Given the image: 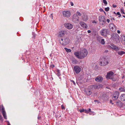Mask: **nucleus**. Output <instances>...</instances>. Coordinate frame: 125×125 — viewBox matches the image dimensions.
Listing matches in <instances>:
<instances>
[{"label": "nucleus", "mask_w": 125, "mask_h": 125, "mask_svg": "<svg viewBox=\"0 0 125 125\" xmlns=\"http://www.w3.org/2000/svg\"><path fill=\"white\" fill-rule=\"evenodd\" d=\"M93 23H96L97 22L95 20L93 21L92 22Z\"/></svg>", "instance_id": "a18cd8bd"}, {"label": "nucleus", "mask_w": 125, "mask_h": 125, "mask_svg": "<svg viewBox=\"0 0 125 125\" xmlns=\"http://www.w3.org/2000/svg\"><path fill=\"white\" fill-rule=\"evenodd\" d=\"M2 114L3 115L5 119H7V116L6 115V113L4 108H2Z\"/></svg>", "instance_id": "412c9836"}, {"label": "nucleus", "mask_w": 125, "mask_h": 125, "mask_svg": "<svg viewBox=\"0 0 125 125\" xmlns=\"http://www.w3.org/2000/svg\"><path fill=\"white\" fill-rule=\"evenodd\" d=\"M112 100H110V103H111V102H112Z\"/></svg>", "instance_id": "13d9d810"}, {"label": "nucleus", "mask_w": 125, "mask_h": 125, "mask_svg": "<svg viewBox=\"0 0 125 125\" xmlns=\"http://www.w3.org/2000/svg\"><path fill=\"white\" fill-rule=\"evenodd\" d=\"M73 71L76 74H78L81 71V68L79 66L76 65L74 67Z\"/></svg>", "instance_id": "423d86ee"}, {"label": "nucleus", "mask_w": 125, "mask_h": 125, "mask_svg": "<svg viewBox=\"0 0 125 125\" xmlns=\"http://www.w3.org/2000/svg\"><path fill=\"white\" fill-rule=\"evenodd\" d=\"M88 112H91V109L90 108H89L88 109Z\"/></svg>", "instance_id": "49530a36"}, {"label": "nucleus", "mask_w": 125, "mask_h": 125, "mask_svg": "<svg viewBox=\"0 0 125 125\" xmlns=\"http://www.w3.org/2000/svg\"><path fill=\"white\" fill-rule=\"evenodd\" d=\"M106 21L107 22L109 23L110 22V20L109 19H108Z\"/></svg>", "instance_id": "37998d69"}, {"label": "nucleus", "mask_w": 125, "mask_h": 125, "mask_svg": "<svg viewBox=\"0 0 125 125\" xmlns=\"http://www.w3.org/2000/svg\"><path fill=\"white\" fill-rule=\"evenodd\" d=\"M77 13L78 16H80L81 15V13L79 12H77Z\"/></svg>", "instance_id": "58836bf2"}, {"label": "nucleus", "mask_w": 125, "mask_h": 125, "mask_svg": "<svg viewBox=\"0 0 125 125\" xmlns=\"http://www.w3.org/2000/svg\"><path fill=\"white\" fill-rule=\"evenodd\" d=\"M72 62L73 64H76L78 62V61L76 59L73 58L72 60Z\"/></svg>", "instance_id": "5701e85b"}, {"label": "nucleus", "mask_w": 125, "mask_h": 125, "mask_svg": "<svg viewBox=\"0 0 125 125\" xmlns=\"http://www.w3.org/2000/svg\"><path fill=\"white\" fill-rule=\"evenodd\" d=\"M107 97L105 95H104L101 96H100L99 97V99L101 100H105L106 99Z\"/></svg>", "instance_id": "4be33fe9"}, {"label": "nucleus", "mask_w": 125, "mask_h": 125, "mask_svg": "<svg viewBox=\"0 0 125 125\" xmlns=\"http://www.w3.org/2000/svg\"><path fill=\"white\" fill-rule=\"evenodd\" d=\"M86 93L88 95H90L92 94V92L90 90H88V91H86Z\"/></svg>", "instance_id": "bb28decb"}, {"label": "nucleus", "mask_w": 125, "mask_h": 125, "mask_svg": "<svg viewBox=\"0 0 125 125\" xmlns=\"http://www.w3.org/2000/svg\"><path fill=\"white\" fill-rule=\"evenodd\" d=\"M99 22L100 25L102 26H104L105 24L106 21H100Z\"/></svg>", "instance_id": "b1692460"}, {"label": "nucleus", "mask_w": 125, "mask_h": 125, "mask_svg": "<svg viewBox=\"0 0 125 125\" xmlns=\"http://www.w3.org/2000/svg\"><path fill=\"white\" fill-rule=\"evenodd\" d=\"M109 10V7H107L105 8V10L106 11H108Z\"/></svg>", "instance_id": "2f4dec72"}, {"label": "nucleus", "mask_w": 125, "mask_h": 125, "mask_svg": "<svg viewBox=\"0 0 125 125\" xmlns=\"http://www.w3.org/2000/svg\"><path fill=\"white\" fill-rule=\"evenodd\" d=\"M84 112L85 113H89L88 112V110H87L86 109L84 110Z\"/></svg>", "instance_id": "4c0bfd02"}, {"label": "nucleus", "mask_w": 125, "mask_h": 125, "mask_svg": "<svg viewBox=\"0 0 125 125\" xmlns=\"http://www.w3.org/2000/svg\"><path fill=\"white\" fill-rule=\"evenodd\" d=\"M103 2L106 5L107 4V2L105 0H103Z\"/></svg>", "instance_id": "7c9ffc66"}, {"label": "nucleus", "mask_w": 125, "mask_h": 125, "mask_svg": "<svg viewBox=\"0 0 125 125\" xmlns=\"http://www.w3.org/2000/svg\"><path fill=\"white\" fill-rule=\"evenodd\" d=\"M99 10L101 12L103 11H104L103 9L101 8Z\"/></svg>", "instance_id": "79ce46f5"}, {"label": "nucleus", "mask_w": 125, "mask_h": 125, "mask_svg": "<svg viewBox=\"0 0 125 125\" xmlns=\"http://www.w3.org/2000/svg\"><path fill=\"white\" fill-rule=\"evenodd\" d=\"M64 49L66 52H70L71 51V50L70 49H68L66 47Z\"/></svg>", "instance_id": "cd10ccee"}, {"label": "nucleus", "mask_w": 125, "mask_h": 125, "mask_svg": "<svg viewBox=\"0 0 125 125\" xmlns=\"http://www.w3.org/2000/svg\"><path fill=\"white\" fill-rule=\"evenodd\" d=\"M108 52V50H106L105 51V52Z\"/></svg>", "instance_id": "603ef678"}, {"label": "nucleus", "mask_w": 125, "mask_h": 125, "mask_svg": "<svg viewBox=\"0 0 125 125\" xmlns=\"http://www.w3.org/2000/svg\"><path fill=\"white\" fill-rule=\"evenodd\" d=\"M80 24L81 27H83V28L87 29L88 26L87 24L84 22L83 21H81L80 22Z\"/></svg>", "instance_id": "2eb2a0df"}, {"label": "nucleus", "mask_w": 125, "mask_h": 125, "mask_svg": "<svg viewBox=\"0 0 125 125\" xmlns=\"http://www.w3.org/2000/svg\"><path fill=\"white\" fill-rule=\"evenodd\" d=\"M109 63L108 60L105 58H102L100 60V65L101 66H104L107 65Z\"/></svg>", "instance_id": "20e7f679"}, {"label": "nucleus", "mask_w": 125, "mask_h": 125, "mask_svg": "<svg viewBox=\"0 0 125 125\" xmlns=\"http://www.w3.org/2000/svg\"><path fill=\"white\" fill-rule=\"evenodd\" d=\"M119 93L118 92L115 91L112 97L113 99L115 100L117 99L119 97Z\"/></svg>", "instance_id": "1a4fd4ad"}, {"label": "nucleus", "mask_w": 125, "mask_h": 125, "mask_svg": "<svg viewBox=\"0 0 125 125\" xmlns=\"http://www.w3.org/2000/svg\"><path fill=\"white\" fill-rule=\"evenodd\" d=\"M98 101L97 100H94V102H97Z\"/></svg>", "instance_id": "864d4df0"}, {"label": "nucleus", "mask_w": 125, "mask_h": 125, "mask_svg": "<svg viewBox=\"0 0 125 125\" xmlns=\"http://www.w3.org/2000/svg\"><path fill=\"white\" fill-rule=\"evenodd\" d=\"M103 12H104V13L105 14H106V13H105V12L104 11Z\"/></svg>", "instance_id": "bf43d9fd"}, {"label": "nucleus", "mask_w": 125, "mask_h": 125, "mask_svg": "<svg viewBox=\"0 0 125 125\" xmlns=\"http://www.w3.org/2000/svg\"><path fill=\"white\" fill-rule=\"evenodd\" d=\"M92 89H96L101 88L103 87V85L102 84H95L92 85L90 86Z\"/></svg>", "instance_id": "0eeeda50"}, {"label": "nucleus", "mask_w": 125, "mask_h": 125, "mask_svg": "<svg viewBox=\"0 0 125 125\" xmlns=\"http://www.w3.org/2000/svg\"><path fill=\"white\" fill-rule=\"evenodd\" d=\"M61 108L62 109H65V107L64 106L62 105L61 106Z\"/></svg>", "instance_id": "e433bc0d"}, {"label": "nucleus", "mask_w": 125, "mask_h": 125, "mask_svg": "<svg viewBox=\"0 0 125 125\" xmlns=\"http://www.w3.org/2000/svg\"><path fill=\"white\" fill-rule=\"evenodd\" d=\"M124 6H125V5Z\"/></svg>", "instance_id": "69168bd1"}, {"label": "nucleus", "mask_w": 125, "mask_h": 125, "mask_svg": "<svg viewBox=\"0 0 125 125\" xmlns=\"http://www.w3.org/2000/svg\"><path fill=\"white\" fill-rule=\"evenodd\" d=\"M88 20V18L87 16H85L84 18L83 19V21H86Z\"/></svg>", "instance_id": "c85d7f7f"}, {"label": "nucleus", "mask_w": 125, "mask_h": 125, "mask_svg": "<svg viewBox=\"0 0 125 125\" xmlns=\"http://www.w3.org/2000/svg\"><path fill=\"white\" fill-rule=\"evenodd\" d=\"M117 53L119 55H122L125 54V52L123 51H119Z\"/></svg>", "instance_id": "393cba45"}, {"label": "nucleus", "mask_w": 125, "mask_h": 125, "mask_svg": "<svg viewBox=\"0 0 125 125\" xmlns=\"http://www.w3.org/2000/svg\"><path fill=\"white\" fill-rule=\"evenodd\" d=\"M70 40L69 38H66L64 39H61L60 41V43L62 45H66L70 42Z\"/></svg>", "instance_id": "39448f33"}, {"label": "nucleus", "mask_w": 125, "mask_h": 125, "mask_svg": "<svg viewBox=\"0 0 125 125\" xmlns=\"http://www.w3.org/2000/svg\"><path fill=\"white\" fill-rule=\"evenodd\" d=\"M39 118H40L39 117H38V119H39Z\"/></svg>", "instance_id": "680f3d73"}, {"label": "nucleus", "mask_w": 125, "mask_h": 125, "mask_svg": "<svg viewBox=\"0 0 125 125\" xmlns=\"http://www.w3.org/2000/svg\"><path fill=\"white\" fill-rule=\"evenodd\" d=\"M111 39L116 43H118L120 42V37L116 33H114L111 35Z\"/></svg>", "instance_id": "f03ea898"}, {"label": "nucleus", "mask_w": 125, "mask_h": 125, "mask_svg": "<svg viewBox=\"0 0 125 125\" xmlns=\"http://www.w3.org/2000/svg\"><path fill=\"white\" fill-rule=\"evenodd\" d=\"M71 6H73V4L72 2H71Z\"/></svg>", "instance_id": "de8ad7c7"}, {"label": "nucleus", "mask_w": 125, "mask_h": 125, "mask_svg": "<svg viewBox=\"0 0 125 125\" xmlns=\"http://www.w3.org/2000/svg\"><path fill=\"white\" fill-rule=\"evenodd\" d=\"M110 31L108 29H104L100 31V34L102 36L105 37L109 34Z\"/></svg>", "instance_id": "7ed1b4c3"}, {"label": "nucleus", "mask_w": 125, "mask_h": 125, "mask_svg": "<svg viewBox=\"0 0 125 125\" xmlns=\"http://www.w3.org/2000/svg\"><path fill=\"white\" fill-rule=\"evenodd\" d=\"M57 74L58 75H60V73H57Z\"/></svg>", "instance_id": "5fc2aeb1"}, {"label": "nucleus", "mask_w": 125, "mask_h": 125, "mask_svg": "<svg viewBox=\"0 0 125 125\" xmlns=\"http://www.w3.org/2000/svg\"><path fill=\"white\" fill-rule=\"evenodd\" d=\"M114 13L115 14H116V13L115 12H114Z\"/></svg>", "instance_id": "6e6d98bb"}, {"label": "nucleus", "mask_w": 125, "mask_h": 125, "mask_svg": "<svg viewBox=\"0 0 125 125\" xmlns=\"http://www.w3.org/2000/svg\"><path fill=\"white\" fill-rule=\"evenodd\" d=\"M99 21H105V17L104 16H101L99 17Z\"/></svg>", "instance_id": "aec40b11"}, {"label": "nucleus", "mask_w": 125, "mask_h": 125, "mask_svg": "<svg viewBox=\"0 0 125 125\" xmlns=\"http://www.w3.org/2000/svg\"><path fill=\"white\" fill-rule=\"evenodd\" d=\"M104 41V39H102L101 41V43L102 44H105V42Z\"/></svg>", "instance_id": "c756f323"}, {"label": "nucleus", "mask_w": 125, "mask_h": 125, "mask_svg": "<svg viewBox=\"0 0 125 125\" xmlns=\"http://www.w3.org/2000/svg\"><path fill=\"white\" fill-rule=\"evenodd\" d=\"M103 79V77L101 76H97L95 79V80L97 82H101Z\"/></svg>", "instance_id": "f8f14e48"}, {"label": "nucleus", "mask_w": 125, "mask_h": 125, "mask_svg": "<svg viewBox=\"0 0 125 125\" xmlns=\"http://www.w3.org/2000/svg\"><path fill=\"white\" fill-rule=\"evenodd\" d=\"M50 17L52 19H53V13L51 14V15L50 16Z\"/></svg>", "instance_id": "c9c22d12"}, {"label": "nucleus", "mask_w": 125, "mask_h": 125, "mask_svg": "<svg viewBox=\"0 0 125 125\" xmlns=\"http://www.w3.org/2000/svg\"><path fill=\"white\" fill-rule=\"evenodd\" d=\"M117 32L118 33H120V32L119 30H118L117 31Z\"/></svg>", "instance_id": "8fccbe9b"}, {"label": "nucleus", "mask_w": 125, "mask_h": 125, "mask_svg": "<svg viewBox=\"0 0 125 125\" xmlns=\"http://www.w3.org/2000/svg\"><path fill=\"white\" fill-rule=\"evenodd\" d=\"M8 125H10V124H8Z\"/></svg>", "instance_id": "052dcab7"}, {"label": "nucleus", "mask_w": 125, "mask_h": 125, "mask_svg": "<svg viewBox=\"0 0 125 125\" xmlns=\"http://www.w3.org/2000/svg\"><path fill=\"white\" fill-rule=\"evenodd\" d=\"M72 19L73 21H79V17L77 16V14L75 13L73 14Z\"/></svg>", "instance_id": "ddd939ff"}, {"label": "nucleus", "mask_w": 125, "mask_h": 125, "mask_svg": "<svg viewBox=\"0 0 125 125\" xmlns=\"http://www.w3.org/2000/svg\"><path fill=\"white\" fill-rule=\"evenodd\" d=\"M80 112L81 113L83 112H84V110L83 109L82 110H80Z\"/></svg>", "instance_id": "f704fd0d"}, {"label": "nucleus", "mask_w": 125, "mask_h": 125, "mask_svg": "<svg viewBox=\"0 0 125 125\" xmlns=\"http://www.w3.org/2000/svg\"><path fill=\"white\" fill-rule=\"evenodd\" d=\"M51 66L52 68H53L55 66H54V65H51Z\"/></svg>", "instance_id": "09e8293b"}, {"label": "nucleus", "mask_w": 125, "mask_h": 125, "mask_svg": "<svg viewBox=\"0 0 125 125\" xmlns=\"http://www.w3.org/2000/svg\"><path fill=\"white\" fill-rule=\"evenodd\" d=\"M119 102L120 103H121V102L120 101H119Z\"/></svg>", "instance_id": "e2e57ef3"}, {"label": "nucleus", "mask_w": 125, "mask_h": 125, "mask_svg": "<svg viewBox=\"0 0 125 125\" xmlns=\"http://www.w3.org/2000/svg\"><path fill=\"white\" fill-rule=\"evenodd\" d=\"M62 13L63 16L67 18L70 17L71 15V13L69 11H63Z\"/></svg>", "instance_id": "6e6552de"}, {"label": "nucleus", "mask_w": 125, "mask_h": 125, "mask_svg": "<svg viewBox=\"0 0 125 125\" xmlns=\"http://www.w3.org/2000/svg\"><path fill=\"white\" fill-rule=\"evenodd\" d=\"M120 39L122 43L125 45V35H122Z\"/></svg>", "instance_id": "f3484780"}, {"label": "nucleus", "mask_w": 125, "mask_h": 125, "mask_svg": "<svg viewBox=\"0 0 125 125\" xmlns=\"http://www.w3.org/2000/svg\"><path fill=\"white\" fill-rule=\"evenodd\" d=\"M118 102H117L116 103H118Z\"/></svg>", "instance_id": "0e129e2a"}, {"label": "nucleus", "mask_w": 125, "mask_h": 125, "mask_svg": "<svg viewBox=\"0 0 125 125\" xmlns=\"http://www.w3.org/2000/svg\"><path fill=\"white\" fill-rule=\"evenodd\" d=\"M64 26L66 28L69 30L72 29L73 27L72 24L69 23L64 24Z\"/></svg>", "instance_id": "9d476101"}, {"label": "nucleus", "mask_w": 125, "mask_h": 125, "mask_svg": "<svg viewBox=\"0 0 125 125\" xmlns=\"http://www.w3.org/2000/svg\"><path fill=\"white\" fill-rule=\"evenodd\" d=\"M119 90L120 92H125V88L122 87H120L119 88Z\"/></svg>", "instance_id": "a878e982"}, {"label": "nucleus", "mask_w": 125, "mask_h": 125, "mask_svg": "<svg viewBox=\"0 0 125 125\" xmlns=\"http://www.w3.org/2000/svg\"><path fill=\"white\" fill-rule=\"evenodd\" d=\"M88 53V51L86 49H83L80 51H77L74 52V55L77 58L82 59L87 56Z\"/></svg>", "instance_id": "f257e3e1"}, {"label": "nucleus", "mask_w": 125, "mask_h": 125, "mask_svg": "<svg viewBox=\"0 0 125 125\" xmlns=\"http://www.w3.org/2000/svg\"><path fill=\"white\" fill-rule=\"evenodd\" d=\"M116 14L119 15L118 17H120L121 16V15L119 12H117L116 13Z\"/></svg>", "instance_id": "72a5a7b5"}, {"label": "nucleus", "mask_w": 125, "mask_h": 125, "mask_svg": "<svg viewBox=\"0 0 125 125\" xmlns=\"http://www.w3.org/2000/svg\"><path fill=\"white\" fill-rule=\"evenodd\" d=\"M114 73L112 72H110L108 73H107L106 76V78L108 79H112L114 74Z\"/></svg>", "instance_id": "9b49d317"}, {"label": "nucleus", "mask_w": 125, "mask_h": 125, "mask_svg": "<svg viewBox=\"0 0 125 125\" xmlns=\"http://www.w3.org/2000/svg\"><path fill=\"white\" fill-rule=\"evenodd\" d=\"M71 81L73 83V84L74 85H75L76 83L74 81H73V80H71Z\"/></svg>", "instance_id": "a19ab883"}, {"label": "nucleus", "mask_w": 125, "mask_h": 125, "mask_svg": "<svg viewBox=\"0 0 125 125\" xmlns=\"http://www.w3.org/2000/svg\"><path fill=\"white\" fill-rule=\"evenodd\" d=\"M109 28L111 31H115V26L113 23H110L109 24Z\"/></svg>", "instance_id": "4468645a"}, {"label": "nucleus", "mask_w": 125, "mask_h": 125, "mask_svg": "<svg viewBox=\"0 0 125 125\" xmlns=\"http://www.w3.org/2000/svg\"><path fill=\"white\" fill-rule=\"evenodd\" d=\"M2 118V116L1 114L0 115V120Z\"/></svg>", "instance_id": "3c124183"}, {"label": "nucleus", "mask_w": 125, "mask_h": 125, "mask_svg": "<svg viewBox=\"0 0 125 125\" xmlns=\"http://www.w3.org/2000/svg\"><path fill=\"white\" fill-rule=\"evenodd\" d=\"M87 32L88 33H90L91 32V31L90 30H88L87 31Z\"/></svg>", "instance_id": "c03bdc74"}, {"label": "nucleus", "mask_w": 125, "mask_h": 125, "mask_svg": "<svg viewBox=\"0 0 125 125\" xmlns=\"http://www.w3.org/2000/svg\"><path fill=\"white\" fill-rule=\"evenodd\" d=\"M121 12L124 14H125V13L124 12V10L122 9H121Z\"/></svg>", "instance_id": "473e14b6"}, {"label": "nucleus", "mask_w": 125, "mask_h": 125, "mask_svg": "<svg viewBox=\"0 0 125 125\" xmlns=\"http://www.w3.org/2000/svg\"><path fill=\"white\" fill-rule=\"evenodd\" d=\"M112 6L113 8H115L117 7V6L116 5L113 4L112 5Z\"/></svg>", "instance_id": "ea45409f"}, {"label": "nucleus", "mask_w": 125, "mask_h": 125, "mask_svg": "<svg viewBox=\"0 0 125 125\" xmlns=\"http://www.w3.org/2000/svg\"><path fill=\"white\" fill-rule=\"evenodd\" d=\"M111 48L113 50L116 51H117L118 50H120V48L119 47H117L116 45H114V44H112Z\"/></svg>", "instance_id": "dca6fc26"}, {"label": "nucleus", "mask_w": 125, "mask_h": 125, "mask_svg": "<svg viewBox=\"0 0 125 125\" xmlns=\"http://www.w3.org/2000/svg\"><path fill=\"white\" fill-rule=\"evenodd\" d=\"M120 100L122 102L125 101V94H122L120 97Z\"/></svg>", "instance_id": "6ab92c4d"}, {"label": "nucleus", "mask_w": 125, "mask_h": 125, "mask_svg": "<svg viewBox=\"0 0 125 125\" xmlns=\"http://www.w3.org/2000/svg\"><path fill=\"white\" fill-rule=\"evenodd\" d=\"M66 33V32L65 31H61L59 32V36L61 37L64 36Z\"/></svg>", "instance_id": "a211bd4d"}, {"label": "nucleus", "mask_w": 125, "mask_h": 125, "mask_svg": "<svg viewBox=\"0 0 125 125\" xmlns=\"http://www.w3.org/2000/svg\"><path fill=\"white\" fill-rule=\"evenodd\" d=\"M123 17H124L125 18V15H123Z\"/></svg>", "instance_id": "4d7b16f0"}]
</instances>
